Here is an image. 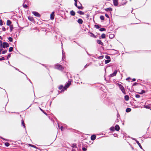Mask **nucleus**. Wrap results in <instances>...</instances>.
Here are the masks:
<instances>
[{"instance_id":"1","label":"nucleus","mask_w":151,"mask_h":151,"mask_svg":"<svg viewBox=\"0 0 151 151\" xmlns=\"http://www.w3.org/2000/svg\"><path fill=\"white\" fill-rule=\"evenodd\" d=\"M55 68L61 71H63L64 69V68L62 65L57 63L55 65Z\"/></svg>"},{"instance_id":"2","label":"nucleus","mask_w":151,"mask_h":151,"mask_svg":"<svg viewBox=\"0 0 151 151\" xmlns=\"http://www.w3.org/2000/svg\"><path fill=\"white\" fill-rule=\"evenodd\" d=\"M117 84L118 85L119 88L121 90L122 92L124 94H126V93L125 92V90L123 86L121 84L119 83H117Z\"/></svg>"},{"instance_id":"3","label":"nucleus","mask_w":151,"mask_h":151,"mask_svg":"<svg viewBox=\"0 0 151 151\" xmlns=\"http://www.w3.org/2000/svg\"><path fill=\"white\" fill-rule=\"evenodd\" d=\"M71 81L70 80L68 81V82L65 85V86L63 87V88L64 90H66L68 88L69 86L71 84Z\"/></svg>"},{"instance_id":"4","label":"nucleus","mask_w":151,"mask_h":151,"mask_svg":"<svg viewBox=\"0 0 151 151\" xmlns=\"http://www.w3.org/2000/svg\"><path fill=\"white\" fill-rule=\"evenodd\" d=\"M74 4L75 6L79 9H83V7L82 6L81 4L80 6H78L77 5V2H75Z\"/></svg>"},{"instance_id":"5","label":"nucleus","mask_w":151,"mask_h":151,"mask_svg":"<svg viewBox=\"0 0 151 151\" xmlns=\"http://www.w3.org/2000/svg\"><path fill=\"white\" fill-rule=\"evenodd\" d=\"M9 46V44L6 42H4L3 43L2 47L5 48L6 47H8Z\"/></svg>"},{"instance_id":"6","label":"nucleus","mask_w":151,"mask_h":151,"mask_svg":"<svg viewBox=\"0 0 151 151\" xmlns=\"http://www.w3.org/2000/svg\"><path fill=\"white\" fill-rule=\"evenodd\" d=\"M33 14L35 16L40 17V14L37 12H32Z\"/></svg>"},{"instance_id":"7","label":"nucleus","mask_w":151,"mask_h":151,"mask_svg":"<svg viewBox=\"0 0 151 151\" xmlns=\"http://www.w3.org/2000/svg\"><path fill=\"white\" fill-rule=\"evenodd\" d=\"M113 3L114 5L116 6H117L118 4V0H113Z\"/></svg>"},{"instance_id":"8","label":"nucleus","mask_w":151,"mask_h":151,"mask_svg":"<svg viewBox=\"0 0 151 151\" xmlns=\"http://www.w3.org/2000/svg\"><path fill=\"white\" fill-rule=\"evenodd\" d=\"M97 43L101 45L102 46L104 45V43L103 42H102L100 40H96Z\"/></svg>"},{"instance_id":"9","label":"nucleus","mask_w":151,"mask_h":151,"mask_svg":"<svg viewBox=\"0 0 151 151\" xmlns=\"http://www.w3.org/2000/svg\"><path fill=\"white\" fill-rule=\"evenodd\" d=\"M117 70H115L113 73L110 74V76L111 77H113L116 76L117 73Z\"/></svg>"},{"instance_id":"10","label":"nucleus","mask_w":151,"mask_h":151,"mask_svg":"<svg viewBox=\"0 0 151 151\" xmlns=\"http://www.w3.org/2000/svg\"><path fill=\"white\" fill-rule=\"evenodd\" d=\"M54 18V12H52L50 14V19L53 20Z\"/></svg>"},{"instance_id":"11","label":"nucleus","mask_w":151,"mask_h":151,"mask_svg":"<svg viewBox=\"0 0 151 151\" xmlns=\"http://www.w3.org/2000/svg\"><path fill=\"white\" fill-rule=\"evenodd\" d=\"M96 135L94 134L93 135L91 136V139L92 140H94L96 139Z\"/></svg>"},{"instance_id":"12","label":"nucleus","mask_w":151,"mask_h":151,"mask_svg":"<svg viewBox=\"0 0 151 151\" xmlns=\"http://www.w3.org/2000/svg\"><path fill=\"white\" fill-rule=\"evenodd\" d=\"M77 22L80 24H82L83 23V21L81 19H79L78 20Z\"/></svg>"},{"instance_id":"13","label":"nucleus","mask_w":151,"mask_h":151,"mask_svg":"<svg viewBox=\"0 0 151 151\" xmlns=\"http://www.w3.org/2000/svg\"><path fill=\"white\" fill-rule=\"evenodd\" d=\"M120 129V127L118 125H116L115 126V130L116 131H119Z\"/></svg>"},{"instance_id":"14","label":"nucleus","mask_w":151,"mask_h":151,"mask_svg":"<svg viewBox=\"0 0 151 151\" xmlns=\"http://www.w3.org/2000/svg\"><path fill=\"white\" fill-rule=\"evenodd\" d=\"M70 14L73 16H74L75 15V12L73 10H72L70 12Z\"/></svg>"},{"instance_id":"15","label":"nucleus","mask_w":151,"mask_h":151,"mask_svg":"<svg viewBox=\"0 0 151 151\" xmlns=\"http://www.w3.org/2000/svg\"><path fill=\"white\" fill-rule=\"evenodd\" d=\"M28 19L29 20H30L32 22H33V21H34V19H33V18L32 17L29 16V17H28Z\"/></svg>"},{"instance_id":"16","label":"nucleus","mask_w":151,"mask_h":151,"mask_svg":"<svg viewBox=\"0 0 151 151\" xmlns=\"http://www.w3.org/2000/svg\"><path fill=\"white\" fill-rule=\"evenodd\" d=\"M124 99L126 101H128L129 99V97L127 95H125L124 96Z\"/></svg>"},{"instance_id":"17","label":"nucleus","mask_w":151,"mask_h":151,"mask_svg":"<svg viewBox=\"0 0 151 151\" xmlns=\"http://www.w3.org/2000/svg\"><path fill=\"white\" fill-rule=\"evenodd\" d=\"M89 33L91 34L90 35L91 37H93L94 38H96V37L95 35H94L93 33L90 32H89Z\"/></svg>"},{"instance_id":"18","label":"nucleus","mask_w":151,"mask_h":151,"mask_svg":"<svg viewBox=\"0 0 151 151\" xmlns=\"http://www.w3.org/2000/svg\"><path fill=\"white\" fill-rule=\"evenodd\" d=\"M104 10L106 11H112V9L111 7H109L108 8L105 9Z\"/></svg>"},{"instance_id":"19","label":"nucleus","mask_w":151,"mask_h":151,"mask_svg":"<svg viewBox=\"0 0 151 151\" xmlns=\"http://www.w3.org/2000/svg\"><path fill=\"white\" fill-rule=\"evenodd\" d=\"M12 23V22L11 21L9 20H8L7 21L6 24L8 26L11 25V24Z\"/></svg>"},{"instance_id":"20","label":"nucleus","mask_w":151,"mask_h":151,"mask_svg":"<svg viewBox=\"0 0 151 151\" xmlns=\"http://www.w3.org/2000/svg\"><path fill=\"white\" fill-rule=\"evenodd\" d=\"M77 12V13H78V14L80 15H83L84 14V12H83L81 11H78Z\"/></svg>"},{"instance_id":"21","label":"nucleus","mask_w":151,"mask_h":151,"mask_svg":"<svg viewBox=\"0 0 151 151\" xmlns=\"http://www.w3.org/2000/svg\"><path fill=\"white\" fill-rule=\"evenodd\" d=\"M71 146L73 147H77V144L76 143L72 144Z\"/></svg>"},{"instance_id":"22","label":"nucleus","mask_w":151,"mask_h":151,"mask_svg":"<svg viewBox=\"0 0 151 151\" xmlns=\"http://www.w3.org/2000/svg\"><path fill=\"white\" fill-rule=\"evenodd\" d=\"M131 110V109L129 108H127L126 110V111L127 112H130Z\"/></svg>"},{"instance_id":"23","label":"nucleus","mask_w":151,"mask_h":151,"mask_svg":"<svg viewBox=\"0 0 151 151\" xmlns=\"http://www.w3.org/2000/svg\"><path fill=\"white\" fill-rule=\"evenodd\" d=\"M101 37L102 39H104V38H105V37H106V35H105V34H104V33L102 34L101 35Z\"/></svg>"},{"instance_id":"24","label":"nucleus","mask_w":151,"mask_h":151,"mask_svg":"<svg viewBox=\"0 0 151 151\" xmlns=\"http://www.w3.org/2000/svg\"><path fill=\"white\" fill-rule=\"evenodd\" d=\"M22 124L23 125V126L24 127V128H25V124H24V121L23 120V119H22Z\"/></svg>"},{"instance_id":"25","label":"nucleus","mask_w":151,"mask_h":151,"mask_svg":"<svg viewBox=\"0 0 151 151\" xmlns=\"http://www.w3.org/2000/svg\"><path fill=\"white\" fill-rule=\"evenodd\" d=\"M111 61L110 60H106L105 61V64H107L110 62Z\"/></svg>"},{"instance_id":"26","label":"nucleus","mask_w":151,"mask_h":151,"mask_svg":"<svg viewBox=\"0 0 151 151\" xmlns=\"http://www.w3.org/2000/svg\"><path fill=\"white\" fill-rule=\"evenodd\" d=\"M9 28L10 31H12L13 29V25H10Z\"/></svg>"},{"instance_id":"27","label":"nucleus","mask_w":151,"mask_h":151,"mask_svg":"<svg viewBox=\"0 0 151 151\" xmlns=\"http://www.w3.org/2000/svg\"><path fill=\"white\" fill-rule=\"evenodd\" d=\"M4 145L6 147H9L10 145V144L7 142H5L4 143Z\"/></svg>"},{"instance_id":"28","label":"nucleus","mask_w":151,"mask_h":151,"mask_svg":"<svg viewBox=\"0 0 151 151\" xmlns=\"http://www.w3.org/2000/svg\"><path fill=\"white\" fill-rule=\"evenodd\" d=\"M100 19L102 20H104V16L101 15L100 17Z\"/></svg>"},{"instance_id":"29","label":"nucleus","mask_w":151,"mask_h":151,"mask_svg":"<svg viewBox=\"0 0 151 151\" xmlns=\"http://www.w3.org/2000/svg\"><path fill=\"white\" fill-rule=\"evenodd\" d=\"M13 47H9V52H12L13 50Z\"/></svg>"},{"instance_id":"30","label":"nucleus","mask_w":151,"mask_h":151,"mask_svg":"<svg viewBox=\"0 0 151 151\" xmlns=\"http://www.w3.org/2000/svg\"><path fill=\"white\" fill-rule=\"evenodd\" d=\"M110 130L112 131H114L115 130V127H111L110 128Z\"/></svg>"},{"instance_id":"31","label":"nucleus","mask_w":151,"mask_h":151,"mask_svg":"<svg viewBox=\"0 0 151 151\" xmlns=\"http://www.w3.org/2000/svg\"><path fill=\"white\" fill-rule=\"evenodd\" d=\"M63 88V86L62 85H60L58 87V89L60 90L62 89Z\"/></svg>"},{"instance_id":"32","label":"nucleus","mask_w":151,"mask_h":151,"mask_svg":"<svg viewBox=\"0 0 151 151\" xmlns=\"http://www.w3.org/2000/svg\"><path fill=\"white\" fill-rule=\"evenodd\" d=\"M106 30V29L104 28H101L99 29V30L101 31H105Z\"/></svg>"},{"instance_id":"33","label":"nucleus","mask_w":151,"mask_h":151,"mask_svg":"<svg viewBox=\"0 0 151 151\" xmlns=\"http://www.w3.org/2000/svg\"><path fill=\"white\" fill-rule=\"evenodd\" d=\"M144 107L145 108H147V109H150V107L148 106V105H144Z\"/></svg>"},{"instance_id":"34","label":"nucleus","mask_w":151,"mask_h":151,"mask_svg":"<svg viewBox=\"0 0 151 151\" xmlns=\"http://www.w3.org/2000/svg\"><path fill=\"white\" fill-rule=\"evenodd\" d=\"M145 93V91L143 90H142V91L140 92H138V93L140 94H142Z\"/></svg>"},{"instance_id":"35","label":"nucleus","mask_w":151,"mask_h":151,"mask_svg":"<svg viewBox=\"0 0 151 151\" xmlns=\"http://www.w3.org/2000/svg\"><path fill=\"white\" fill-rule=\"evenodd\" d=\"M8 40L9 41L12 42L13 41V39L11 37H9L8 38Z\"/></svg>"},{"instance_id":"36","label":"nucleus","mask_w":151,"mask_h":151,"mask_svg":"<svg viewBox=\"0 0 151 151\" xmlns=\"http://www.w3.org/2000/svg\"><path fill=\"white\" fill-rule=\"evenodd\" d=\"M105 58L108 60H109L110 59V58L109 56L108 55H106L105 57Z\"/></svg>"},{"instance_id":"37","label":"nucleus","mask_w":151,"mask_h":151,"mask_svg":"<svg viewBox=\"0 0 151 151\" xmlns=\"http://www.w3.org/2000/svg\"><path fill=\"white\" fill-rule=\"evenodd\" d=\"M137 143L138 145H139V147L141 148H142V146H141L140 143L138 141H137Z\"/></svg>"},{"instance_id":"38","label":"nucleus","mask_w":151,"mask_h":151,"mask_svg":"<svg viewBox=\"0 0 151 151\" xmlns=\"http://www.w3.org/2000/svg\"><path fill=\"white\" fill-rule=\"evenodd\" d=\"M94 27L97 29H99L100 28L98 25L96 24L94 25Z\"/></svg>"},{"instance_id":"39","label":"nucleus","mask_w":151,"mask_h":151,"mask_svg":"<svg viewBox=\"0 0 151 151\" xmlns=\"http://www.w3.org/2000/svg\"><path fill=\"white\" fill-rule=\"evenodd\" d=\"M114 35L112 34H110L109 35V37L110 38H112L114 37Z\"/></svg>"},{"instance_id":"40","label":"nucleus","mask_w":151,"mask_h":151,"mask_svg":"<svg viewBox=\"0 0 151 151\" xmlns=\"http://www.w3.org/2000/svg\"><path fill=\"white\" fill-rule=\"evenodd\" d=\"M135 97L136 98H139L140 97V96L139 95V94H136V95H135Z\"/></svg>"},{"instance_id":"41","label":"nucleus","mask_w":151,"mask_h":151,"mask_svg":"<svg viewBox=\"0 0 151 151\" xmlns=\"http://www.w3.org/2000/svg\"><path fill=\"white\" fill-rule=\"evenodd\" d=\"M5 60V58L4 57H2V58H0V61L4 60Z\"/></svg>"},{"instance_id":"42","label":"nucleus","mask_w":151,"mask_h":151,"mask_svg":"<svg viewBox=\"0 0 151 151\" xmlns=\"http://www.w3.org/2000/svg\"><path fill=\"white\" fill-rule=\"evenodd\" d=\"M0 25L1 26H2L3 25V22L1 19L0 20Z\"/></svg>"},{"instance_id":"43","label":"nucleus","mask_w":151,"mask_h":151,"mask_svg":"<svg viewBox=\"0 0 151 151\" xmlns=\"http://www.w3.org/2000/svg\"><path fill=\"white\" fill-rule=\"evenodd\" d=\"M23 7L25 8H26L28 7L27 6L26 4H24L23 5Z\"/></svg>"},{"instance_id":"44","label":"nucleus","mask_w":151,"mask_h":151,"mask_svg":"<svg viewBox=\"0 0 151 151\" xmlns=\"http://www.w3.org/2000/svg\"><path fill=\"white\" fill-rule=\"evenodd\" d=\"M7 50H5L2 51V54H4L7 52Z\"/></svg>"},{"instance_id":"45","label":"nucleus","mask_w":151,"mask_h":151,"mask_svg":"<svg viewBox=\"0 0 151 151\" xmlns=\"http://www.w3.org/2000/svg\"><path fill=\"white\" fill-rule=\"evenodd\" d=\"M29 145L30 146H31L32 147H36L34 145H31V144H29Z\"/></svg>"},{"instance_id":"46","label":"nucleus","mask_w":151,"mask_h":151,"mask_svg":"<svg viewBox=\"0 0 151 151\" xmlns=\"http://www.w3.org/2000/svg\"><path fill=\"white\" fill-rule=\"evenodd\" d=\"M82 150L83 151H86L87 150V149L85 147H83L82 148Z\"/></svg>"},{"instance_id":"47","label":"nucleus","mask_w":151,"mask_h":151,"mask_svg":"<svg viewBox=\"0 0 151 151\" xmlns=\"http://www.w3.org/2000/svg\"><path fill=\"white\" fill-rule=\"evenodd\" d=\"M11 57V54H9L8 55V56H7V58H10Z\"/></svg>"},{"instance_id":"48","label":"nucleus","mask_w":151,"mask_h":151,"mask_svg":"<svg viewBox=\"0 0 151 151\" xmlns=\"http://www.w3.org/2000/svg\"><path fill=\"white\" fill-rule=\"evenodd\" d=\"M105 16L107 17V18H109V15H108V14H105Z\"/></svg>"},{"instance_id":"49","label":"nucleus","mask_w":151,"mask_h":151,"mask_svg":"<svg viewBox=\"0 0 151 151\" xmlns=\"http://www.w3.org/2000/svg\"><path fill=\"white\" fill-rule=\"evenodd\" d=\"M2 30L3 31H5L6 30V28L3 27L2 28Z\"/></svg>"},{"instance_id":"50","label":"nucleus","mask_w":151,"mask_h":151,"mask_svg":"<svg viewBox=\"0 0 151 151\" xmlns=\"http://www.w3.org/2000/svg\"><path fill=\"white\" fill-rule=\"evenodd\" d=\"M0 44H1V45H0V47H1V46H2V42L1 40H0Z\"/></svg>"},{"instance_id":"51","label":"nucleus","mask_w":151,"mask_h":151,"mask_svg":"<svg viewBox=\"0 0 151 151\" xmlns=\"http://www.w3.org/2000/svg\"><path fill=\"white\" fill-rule=\"evenodd\" d=\"M60 129H61V130L62 131H63V126H61L60 127Z\"/></svg>"},{"instance_id":"52","label":"nucleus","mask_w":151,"mask_h":151,"mask_svg":"<svg viewBox=\"0 0 151 151\" xmlns=\"http://www.w3.org/2000/svg\"><path fill=\"white\" fill-rule=\"evenodd\" d=\"M40 110L42 111L43 113H44V111H43V110H42V109L41 108H40Z\"/></svg>"},{"instance_id":"53","label":"nucleus","mask_w":151,"mask_h":151,"mask_svg":"<svg viewBox=\"0 0 151 151\" xmlns=\"http://www.w3.org/2000/svg\"><path fill=\"white\" fill-rule=\"evenodd\" d=\"M3 50V49H0V54H1V51Z\"/></svg>"},{"instance_id":"54","label":"nucleus","mask_w":151,"mask_h":151,"mask_svg":"<svg viewBox=\"0 0 151 151\" xmlns=\"http://www.w3.org/2000/svg\"><path fill=\"white\" fill-rule=\"evenodd\" d=\"M137 83H134L133 85V86H135V85H137Z\"/></svg>"},{"instance_id":"55","label":"nucleus","mask_w":151,"mask_h":151,"mask_svg":"<svg viewBox=\"0 0 151 151\" xmlns=\"http://www.w3.org/2000/svg\"><path fill=\"white\" fill-rule=\"evenodd\" d=\"M130 79V78L129 77V78H126V80L127 81L129 80Z\"/></svg>"},{"instance_id":"56","label":"nucleus","mask_w":151,"mask_h":151,"mask_svg":"<svg viewBox=\"0 0 151 151\" xmlns=\"http://www.w3.org/2000/svg\"><path fill=\"white\" fill-rule=\"evenodd\" d=\"M132 80L133 81H135L136 79L135 78H133Z\"/></svg>"},{"instance_id":"57","label":"nucleus","mask_w":151,"mask_h":151,"mask_svg":"<svg viewBox=\"0 0 151 151\" xmlns=\"http://www.w3.org/2000/svg\"><path fill=\"white\" fill-rule=\"evenodd\" d=\"M87 66H88V65H86L85 66V67H85V68H87Z\"/></svg>"},{"instance_id":"58","label":"nucleus","mask_w":151,"mask_h":151,"mask_svg":"<svg viewBox=\"0 0 151 151\" xmlns=\"http://www.w3.org/2000/svg\"><path fill=\"white\" fill-rule=\"evenodd\" d=\"M102 57V58H103V57H104V56H100L99 57Z\"/></svg>"},{"instance_id":"59","label":"nucleus","mask_w":151,"mask_h":151,"mask_svg":"<svg viewBox=\"0 0 151 151\" xmlns=\"http://www.w3.org/2000/svg\"><path fill=\"white\" fill-rule=\"evenodd\" d=\"M44 114H46V115H47V114H46L45 112H44V113H43Z\"/></svg>"},{"instance_id":"60","label":"nucleus","mask_w":151,"mask_h":151,"mask_svg":"<svg viewBox=\"0 0 151 151\" xmlns=\"http://www.w3.org/2000/svg\"><path fill=\"white\" fill-rule=\"evenodd\" d=\"M0 39H1V40L2 39V37H1V36H0Z\"/></svg>"},{"instance_id":"61","label":"nucleus","mask_w":151,"mask_h":151,"mask_svg":"<svg viewBox=\"0 0 151 151\" xmlns=\"http://www.w3.org/2000/svg\"><path fill=\"white\" fill-rule=\"evenodd\" d=\"M75 2H77L78 0H74Z\"/></svg>"},{"instance_id":"62","label":"nucleus","mask_w":151,"mask_h":151,"mask_svg":"<svg viewBox=\"0 0 151 151\" xmlns=\"http://www.w3.org/2000/svg\"><path fill=\"white\" fill-rule=\"evenodd\" d=\"M130 1H131L132 0H129Z\"/></svg>"}]
</instances>
